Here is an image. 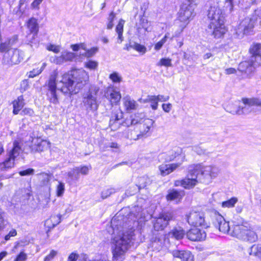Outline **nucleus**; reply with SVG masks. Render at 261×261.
I'll list each match as a JSON object with an SVG mask.
<instances>
[{"label":"nucleus","mask_w":261,"mask_h":261,"mask_svg":"<svg viewBox=\"0 0 261 261\" xmlns=\"http://www.w3.org/2000/svg\"><path fill=\"white\" fill-rule=\"evenodd\" d=\"M237 201L238 199L236 197H233L228 200L222 202L221 205L222 207L231 208L234 206Z\"/></svg>","instance_id":"nucleus-42"},{"label":"nucleus","mask_w":261,"mask_h":261,"mask_svg":"<svg viewBox=\"0 0 261 261\" xmlns=\"http://www.w3.org/2000/svg\"><path fill=\"white\" fill-rule=\"evenodd\" d=\"M185 191L176 189H170L166 195L167 201H174L176 203L179 202L185 196Z\"/></svg>","instance_id":"nucleus-27"},{"label":"nucleus","mask_w":261,"mask_h":261,"mask_svg":"<svg viewBox=\"0 0 261 261\" xmlns=\"http://www.w3.org/2000/svg\"><path fill=\"white\" fill-rule=\"evenodd\" d=\"M184 236L185 231L183 229L180 227L174 228L169 232V237L174 238L177 240L182 239Z\"/></svg>","instance_id":"nucleus-36"},{"label":"nucleus","mask_w":261,"mask_h":261,"mask_svg":"<svg viewBox=\"0 0 261 261\" xmlns=\"http://www.w3.org/2000/svg\"><path fill=\"white\" fill-rule=\"evenodd\" d=\"M181 162L180 163L161 165L159 167L161 174L162 176L168 175L176 170L177 168H178L181 165V163L184 161L185 158V156L184 155L181 156Z\"/></svg>","instance_id":"nucleus-25"},{"label":"nucleus","mask_w":261,"mask_h":261,"mask_svg":"<svg viewBox=\"0 0 261 261\" xmlns=\"http://www.w3.org/2000/svg\"><path fill=\"white\" fill-rule=\"evenodd\" d=\"M24 104L23 96L22 95L18 96L17 99L14 100L13 102V114L15 115L18 114L19 112L24 106Z\"/></svg>","instance_id":"nucleus-32"},{"label":"nucleus","mask_w":261,"mask_h":261,"mask_svg":"<svg viewBox=\"0 0 261 261\" xmlns=\"http://www.w3.org/2000/svg\"><path fill=\"white\" fill-rule=\"evenodd\" d=\"M190 174L196 180L205 184L211 183L218 175V168L214 166H204L201 164H193L190 166Z\"/></svg>","instance_id":"nucleus-3"},{"label":"nucleus","mask_w":261,"mask_h":261,"mask_svg":"<svg viewBox=\"0 0 261 261\" xmlns=\"http://www.w3.org/2000/svg\"><path fill=\"white\" fill-rule=\"evenodd\" d=\"M163 110L166 113H169L172 108V105L170 103H163L162 105Z\"/></svg>","instance_id":"nucleus-63"},{"label":"nucleus","mask_w":261,"mask_h":261,"mask_svg":"<svg viewBox=\"0 0 261 261\" xmlns=\"http://www.w3.org/2000/svg\"><path fill=\"white\" fill-rule=\"evenodd\" d=\"M172 60L169 58H162L156 64L158 66L171 67L172 66Z\"/></svg>","instance_id":"nucleus-43"},{"label":"nucleus","mask_w":261,"mask_h":261,"mask_svg":"<svg viewBox=\"0 0 261 261\" xmlns=\"http://www.w3.org/2000/svg\"><path fill=\"white\" fill-rule=\"evenodd\" d=\"M47 50L49 51H53L55 53H58L60 51V47L59 45H56L54 44H49L47 47Z\"/></svg>","instance_id":"nucleus-53"},{"label":"nucleus","mask_w":261,"mask_h":261,"mask_svg":"<svg viewBox=\"0 0 261 261\" xmlns=\"http://www.w3.org/2000/svg\"><path fill=\"white\" fill-rule=\"evenodd\" d=\"M213 223L215 227L218 228L220 231L223 233L227 232L230 234L232 227H230L228 222H226L221 215L215 214Z\"/></svg>","instance_id":"nucleus-17"},{"label":"nucleus","mask_w":261,"mask_h":261,"mask_svg":"<svg viewBox=\"0 0 261 261\" xmlns=\"http://www.w3.org/2000/svg\"><path fill=\"white\" fill-rule=\"evenodd\" d=\"M173 217L172 213L170 212L161 214L153 223L154 229L157 231L163 230L168 225L169 222L172 220Z\"/></svg>","instance_id":"nucleus-14"},{"label":"nucleus","mask_w":261,"mask_h":261,"mask_svg":"<svg viewBox=\"0 0 261 261\" xmlns=\"http://www.w3.org/2000/svg\"><path fill=\"white\" fill-rule=\"evenodd\" d=\"M193 150L199 155H202L206 153V150L205 149H202L199 146L194 147Z\"/></svg>","instance_id":"nucleus-61"},{"label":"nucleus","mask_w":261,"mask_h":261,"mask_svg":"<svg viewBox=\"0 0 261 261\" xmlns=\"http://www.w3.org/2000/svg\"><path fill=\"white\" fill-rule=\"evenodd\" d=\"M79 257V255L75 253H71L68 257V261H76Z\"/></svg>","instance_id":"nucleus-64"},{"label":"nucleus","mask_w":261,"mask_h":261,"mask_svg":"<svg viewBox=\"0 0 261 261\" xmlns=\"http://www.w3.org/2000/svg\"><path fill=\"white\" fill-rule=\"evenodd\" d=\"M132 126H133L126 129L123 132V136L124 138L136 141L144 136L137 125H132Z\"/></svg>","instance_id":"nucleus-22"},{"label":"nucleus","mask_w":261,"mask_h":261,"mask_svg":"<svg viewBox=\"0 0 261 261\" xmlns=\"http://www.w3.org/2000/svg\"><path fill=\"white\" fill-rule=\"evenodd\" d=\"M124 21L122 19L119 20V23L116 27V32L118 35L117 38V43L121 44L123 41V25Z\"/></svg>","instance_id":"nucleus-34"},{"label":"nucleus","mask_w":261,"mask_h":261,"mask_svg":"<svg viewBox=\"0 0 261 261\" xmlns=\"http://www.w3.org/2000/svg\"><path fill=\"white\" fill-rule=\"evenodd\" d=\"M17 234V231L15 229H13L9 233L5 236V240L7 241L10 240V238L12 237H15Z\"/></svg>","instance_id":"nucleus-59"},{"label":"nucleus","mask_w":261,"mask_h":261,"mask_svg":"<svg viewBox=\"0 0 261 261\" xmlns=\"http://www.w3.org/2000/svg\"><path fill=\"white\" fill-rule=\"evenodd\" d=\"M188 223L194 226H201L207 228L209 223L205 220L204 215L202 212L192 211L187 216Z\"/></svg>","instance_id":"nucleus-11"},{"label":"nucleus","mask_w":261,"mask_h":261,"mask_svg":"<svg viewBox=\"0 0 261 261\" xmlns=\"http://www.w3.org/2000/svg\"><path fill=\"white\" fill-rule=\"evenodd\" d=\"M65 62L72 61L75 58V55L71 52L64 51L62 53Z\"/></svg>","instance_id":"nucleus-47"},{"label":"nucleus","mask_w":261,"mask_h":261,"mask_svg":"<svg viewBox=\"0 0 261 261\" xmlns=\"http://www.w3.org/2000/svg\"><path fill=\"white\" fill-rule=\"evenodd\" d=\"M206 233L199 228H194L189 230L187 233L188 239L192 241H200L206 238Z\"/></svg>","instance_id":"nucleus-23"},{"label":"nucleus","mask_w":261,"mask_h":261,"mask_svg":"<svg viewBox=\"0 0 261 261\" xmlns=\"http://www.w3.org/2000/svg\"><path fill=\"white\" fill-rule=\"evenodd\" d=\"M61 221V216L60 215H53L45 221V225L49 228H53Z\"/></svg>","instance_id":"nucleus-37"},{"label":"nucleus","mask_w":261,"mask_h":261,"mask_svg":"<svg viewBox=\"0 0 261 261\" xmlns=\"http://www.w3.org/2000/svg\"><path fill=\"white\" fill-rule=\"evenodd\" d=\"M254 15L257 17L256 18H254L255 19V21L257 19L259 20V23L261 25V8L254 11Z\"/></svg>","instance_id":"nucleus-62"},{"label":"nucleus","mask_w":261,"mask_h":261,"mask_svg":"<svg viewBox=\"0 0 261 261\" xmlns=\"http://www.w3.org/2000/svg\"><path fill=\"white\" fill-rule=\"evenodd\" d=\"M250 52L252 55L251 57H255L254 61L256 62H259V59L261 58V44L256 43L253 44L250 49Z\"/></svg>","instance_id":"nucleus-31"},{"label":"nucleus","mask_w":261,"mask_h":261,"mask_svg":"<svg viewBox=\"0 0 261 261\" xmlns=\"http://www.w3.org/2000/svg\"><path fill=\"white\" fill-rule=\"evenodd\" d=\"M34 173V170L33 169H28L25 170L21 171L19 172V174L21 176H25L28 175L33 174Z\"/></svg>","instance_id":"nucleus-58"},{"label":"nucleus","mask_w":261,"mask_h":261,"mask_svg":"<svg viewBox=\"0 0 261 261\" xmlns=\"http://www.w3.org/2000/svg\"><path fill=\"white\" fill-rule=\"evenodd\" d=\"M118 191V189H115L113 188H110L107 190H103L101 192V197L105 199L110 196L111 194L115 193Z\"/></svg>","instance_id":"nucleus-45"},{"label":"nucleus","mask_w":261,"mask_h":261,"mask_svg":"<svg viewBox=\"0 0 261 261\" xmlns=\"http://www.w3.org/2000/svg\"><path fill=\"white\" fill-rule=\"evenodd\" d=\"M123 102L126 110H135L138 107V104L134 100L129 96H126L123 98Z\"/></svg>","instance_id":"nucleus-35"},{"label":"nucleus","mask_w":261,"mask_h":261,"mask_svg":"<svg viewBox=\"0 0 261 261\" xmlns=\"http://www.w3.org/2000/svg\"><path fill=\"white\" fill-rule=\"evenodd\" d=\"M42 72V70H39V69H34L33 70L30 71L28 73L29 77H34L35 76L39 75L40 73Z\"/></svg>","instance_id":"nucleus-55"},{"label":"nucleus","mask_w":261,"mask_h":261,"mask_svg":"<svg viewBox=\"0 0 261 261\" xmlns=\"http://www.w3.org/2000/svg\"><path fill=\"white\" fill-rule=\"evenodd\" d=\"M41 186H47L51 178V174L46 173H41L36 175Z\"/></svg>","instance_id":"nucleus-38"},{"label":"nucleus","mask_w":261,"mask_h":261,"mask_svg":"<svg viewBox=\"0 0 261 261\" xmlns=\"http://www.w3.org/2000/svg\"><path fill=\"white\" fill-rule=\"evenodd\" d=\"M20 150L19 142L15 141L13 148L8 152V158L4 162L0 163V169L4 170L13 167L15 159L19 155Z\"/></svg>","instance_id":"nucleus-7"},{"label":"nucleus","mask_w":261,"mask_h":261,"mask_svg":"<svg viewBox=\"0 0 261 261\" xmlns=\"http://www.w3.org/2000/svg\"><path fill=\"white\" fill-rule=\"evenodd\" d=\"M31 149L33 152L43 151L48 146V143L40 138H32Z\"/></svg>","instance_id":"nucleus-26"},{"label":"nucleus","mask_w":261,"mask_h":261,"mask_svg":"<svg viewBox=\"0 0 261 261\" xmlns=\"http://www.w3.org/2000/svg\"><path fill=\"white\" fill-rule=\"evenodd\" d=\"M27 254L23 252L20 254L15 258V261H25L27 259Z\"/></svg>","instance_id":"nucleus-60"},{"label":"nucleus","mask_w":261,"mask_h":261,"mask_svg":"<svg viewBox=\"0 0 261 261\" xmlns=\"http://www.w3.org/2000/svg\"><path fill=\"white\" fill-rule=\"evenodd\" d=\"M233 0H225L224 11L228 13L232 12L233 7Z\"/></svg>","instance_id":"nucleus-48"},{"label":"nucleus","mask_w":261,"mask_h":261,"mask_svg":"<svg viewBox=\"0 0 261 261\" xmlns=\"http://www.w3.org/2000/svg\"><path fill=\"white\" fill-rule=\"evenodd\" d=\"M255 23L254 16L252 18H245L239 24L236 34L239 37H242L244 35L250 34L253 31Z\"/></svg>","instance_id":"nucleus-12"},{"label":"nucleus","mask_w":261,"mask_h":261,"mask_svg":"<svg viewBox=\"0 0 261 261\" xmlns=\"http://www.w3.org/2000/svg\"><path fill=\"white\" fill-rule=\"evenodd\" d=\"M98 62L95 61L90 60L85 63V66L91 70H95L98 66Z\"/></svg>","instance_id":"nucleus-49"},{"label":"nucleus","mask_w":261,"mask_h":261,"mask_svg":"<svg viewBox=\"0 0 261 261\" xmlns=\"http://www.w3.org/2000/svg\"><path fill=\"white\" fill-rule=\"evenodd\" d=\"M104 96L111 102V106L117 105L121 98V94L113 87L107 88L104 91Z\"/></svg>","instance_id":"nucleus-19"},{"label":"nucleus","mask_w":261,"mask_h":261,"mask_svg":"<svg viewBox=\"0 0 261 261\" xmlns=\"http://www.w3.org/2000/svg\"><path fill=\"white\" fill-rule=\"evenodd\" d=\"M240 106L237 102L229 103L226 106L225 110L231 114L240 115Z\"/></svg>","instance_id":"nucleus-39"},{"label":"nucleus","mask_w":261,"mask_h":261,"mask_svg":"<svg viewBox=\"0 0 261 261\" xmlns=\"http://www.w3.org/2000/svg\"><path fill=\"white\" fill-rule=\"evenodd\" d=\"M242 101L244 106H240V115L249 114L252 106L261 107V99L257 97L243 98Z\"/></svg>","instance_id":"nucleus-13"},{"label":"nucleus","mask_w":261,"mask_h":261,"mask_svg":"<svg viewBox=\"0 0 261 261\" xmlns=\"http://www.w3.org/2000/svg\"><path fill=\"white\" fill-rule=\"evenodd\" d=\"M110 79L114 83H119L121 81V77L117 72H114L110 75Z\"/></svg>","instance_id":"nucleus-52"},{"label":"nucleus","mask_w":261,"mask_h":261,"mask_svg":"<svg viewBox=\"0 0 261 261\" xmlns=\"http://www.w3.org/2000/svg\"><path fill=\"white\" fill-rule=\"evenodd\" d=\"M65 184L58 181V184L56 186V195L58 197H62L65 192Z\"/></svg>","instance_id":"nucleus-41"},{"label":"nucleus","mask_w":261,"mask_h":261,"mask_svg":"<svg viewBox=\"0 0 261 261\" xmlns=\"http://www.w3.org/2000/svg\"><path fill=\"white\" fill-rule=\"evenodd\" d=\"M91 169V167L86 166H80L72 169L67 173V176L70 178L69 181L78 180L80 177V174L87 175Z\"/></svg>","instance_id":"nucleus-20"},{"label":"nucleus","mask_w":261,"mask_h":261,"mask_svg":"<svg viewBox=\"0 0 261 261\" xmlns=\"http://www.w3.org/2000/svg\"><path fill=\"white\" fill-rule=\"evenodd\" d=\"M152 182V179L148 176L144 175L138 177L137 186L139 190L143 189L149 186Z\"/></svg>","instance_id":"nucleus-33"},{"label":"nucleus","mask_w":261,"mask_h":261,"mask_svg":"<svg viewBox=\"0 0 261 261\" xmlns=\"http://www.w3.org/2000/svg\"><path fill=\"white\" fill-rule=\"evenodd\" d=\"M58 72L54 70L50 74L46 85L47 87V95L50 101L54 104L58 102V99L56 94L57 84L56 79L58 76Z\"/></svg>","instance_id":"nucleus-10"},{"label":"nucleus","mask_w":261,"mask_h":261,"mask_svg":"<svg viewBox=\"0 0 261 261\" xmlns=\"http://www.w3.org/2000/svg\"><path fill=\"white\" fill-rule=\"evenodd\" d=\"M86 51L84 54L85 56L87 58H89L96 54V53L98 51V48L97 47H93L90 49L86 50Z\"/></svg>","instance_id":"nucleus-51"},{"label":"nucleus","mask_w":261,"mask_h":261,"mask_svg":"<svg viewBox=\"0 0 261 261\" xmlns=\"http://www.w3.org/2000/svg\"><path fill=\"white\" fill-rule=\"evenodd\" d=\"M23 57L24 53L22 50L12 48L4 54L3 63L9 65L18 64L23 60Z\"/></svg>","instance_id":"nucleus-8"},{"label":"nucleus","mask_w":261,"mask_h":261,"mask_svg":"<svg viewBox=\"0 0 261 261\" xmlns=\"http://www.w3.org/2000/svg\"><path fill=\"white\" fill-rule=\"evenodd\" d=\"M208 32L215 38H221L226 32L224 22L215 23L210 22L208 26Z\"/></svg>","instance_id":"nucleus-18"},{"label":"nucleus","mask_w":261,"mask_h":261,"mask_svg":"<svg viewBox=\"0 0 261 261\" xmlns=\"http://www.w3.org/2000/svg\"><path fill=\"white\" fill-rule=\"evenodd\" d=\"M195 15L194 6L192 4L188 5L184 4L182 6L179 15V21L176 22L179 29L175 33L171 39L174 37H177L186 28L188 22H186Z\"/></svg>","instance_id":"nucleus-6"},{"label":"nucleus","mask_w":261,"mask_h":261,"mask_svg":"<svg viewBox=\"0 0 261 261\" xmlns=\"http://www.w3.org/2000/svg\"><path fill=\"white\" fill-rule=\"evenodd\" d=\"M133 236L134 231L131 230L123 233L122 236L114 238V244L112 247L113 260H122L130 246Z\"/></svg>","instance_id":"nucleus-4"},{"label":"nucleus","mask_w":261,"mask_h":261,"mask_svg":"<svg viewBox=\"0 0 261 261\" xmlns=\"http://www.w3.org/2000/svg\"><path fill=\"white\" fill-rule=\"evenodd\" d=\"M178 155V151L173 149L167 152L161 153L159 155V159L161 161L168 162L173 161Z\"/></svg>","instance_id":"nucleus-29"},{"label":"nucleus","mask_w":261,"mask_h":261,"mask_svg":"<svg viewBox=\"0 0 261 261\" xmlns=\"http://www.w3.org/2000/svg\"><path fill=\"white\" fill-rule=\"evenodd\" d=\"M249 254L259 257L261 259V244H254L249 250Z\"/></svg>","instance_id":"nucleus-40"},{"label":"nucleus","mask_w":261,"mask_h":261,"mask_svg":"<svg viewBox=\"0 0 261 261\" xmlns=\"http://www.w3.org/2000/svg\"><path fill=\"white\" fill-rule=\"evenodd\" d=\"M27 27L30 33L33 34V37L34 38L37 34L39 29L37 19L35 18H30L27 22Z\"/></svg>","instance_id":"nucleus-30"},{"label":"nucleus","mask_w":261,"mask_h":261,"mask_svg":"<svg viewBox=\"0 0 261 261\" xmlns=\"http://www.w3.org/2000/svg\"><path fill=\"white\" fill-rule=\"evenodd\" d=\"M190 166L188 167V173L187 176L185 179L181 180H176L175 182L176 186H181L185 189H191L194 187L197 184V181L194 179L193 177L190 174Z\"/></svg>","instance_id":"nucleus-24"},{"label":"nucleus","mask_w":261,"mask_h":261,"mask_svg":"<svg viewBox=\"0 0 261 261\" xmlns=\"http://www.w3.org/2000/svg\"><path fill=\"white\" fill-rule=\"evenodd\" d=\"M133 48L142 54H144L147 50L145 46L136 42L133 43Z\"/></svg>","instance_id":"nucleus-46"},{"label":"nucleus","mask_w":261,"mask_h":261,"mask_svg":"<svg viewBox=\"0 0 261 261\" xmlns=\"http://www.w3.org/2000/svg\"><path fill=\"white\" fill-rule=\"evenodd\" d=\"M57 254V252L54 250H52L50 253L47 255L44 259V261H50L55 256H56Z\"/></svg>","instance_id":"nucleus-54"},{"label":"nucleus","mask_w":261,"mask_h":261,"mask_svg":"<svg viewBox=\"0 0 261 261\" xmlns=\"http://www.w3.org/2000/svg\"><path fill=\"white\" fill-rule=\"evenodd\" d=\"M143 114H137L130 116L125 119L123 124L129 127L132 125H137L142 133L145 136L149 130L154 121L151 119L143 118Z\"/></svg>","instance_id":"nucleus-5"},{"label":"nucleus","mask_w":261,"mask_h":261,"mask_svg":"<svg viewBox=\"0 0 261 261\" xmlns=\"http://www.w3.org/2000/svg\"><path fill=\"white\" fill-rule=\"evenodd\" d=\"M34 111L30 108H25L20 113L21 115H29L30 116L34 115Z\"/></svg>","instance_id":"nucleus-56"},{"label":"nucleus","mask_w":261,"mask_h":261,"mask_svg":"<svg viewBox=\"0 0 261 261\" xmlns=\"http://www.w3.org/2000/svg\"><path fill=\"white\" fill-rule=\"evenodd\" d=\"M51 62L56 64H62L65 62L62 54L59 57L55 56L50 59Z\"/></svg>","instance_id":"nucleus-50"},{"label":"nucleus","mask_w":261,"mask_h":261,"mask_svg":"<svg viewBox=\"0 0 261 261\" xmlns=\"http://www.w3.org/2000/svg\"><path fill=\"white\" fill-rule=\"evenodd\" d=\"M207 17L211 22L222 23L224 22V15L218 5L211 6L208 10Z\"/></svg>","instance_id":"nucleus-16"},{"label":"nucleus","mask_w":261,"mask_h":261,"mask_svg":"<svg viewBox=\"0 0 261 261\" xmlns=\"http://www.w3.org/2000/svg\"><path fill=\"white\" fill-rule=\"evenodd\" d=\"M99 88L96 87H92L88 93L84 97L83 103L87 110L96 111L98 109V103L97 100V94Z\"/></svg>","instance_id":"nucleus-9"},{"label":"nucleus","mask_w":261,"mask_h":261,"mask_svg":"<svg viewBox=\"0 0 261 261\" xmlns=\"http://www.w3.org/2000/svg\"><path fill=\"white\" fill-rule=\"evenodd\" d=\"M233 225L230 235L236 238L251 243L256 241L258 237L256 232L249 226L247 222H244L241 218L237 216L234 218Z\"/></svg>","instance_id":"nucleus-2"},{"label":"nucleus","mask_w":261,"mask_h":261,"mask_svg":"<svg viewBox=\"0 0 261 261\" xmlns=\"http://www.w3.org/2000/svg\"><path fill=\"white\" fill-rule=\"evenodd\" d=\"M11 46V45H10V40H8L4 42L1 43L0 44V52H5V53L8 51V50L12 49L10 48Z\"/></svg>","instance_id":"nucleus-44"},{"label":"nucleus","mask_w":261,"mask_h":261,"mask_svg":"<svg viewBox=\"0 0 261 261\" xmlns=\"http://www.w3.org/2000/svg\"><path fill=\"white\" fill-rule=\"evenodd\" d=\"M152 97H153L154 98H152V101H150V107L152 110H155L158 109V101L156 99L155 95H152Z\"/></svg>","instance_id":"nucleus-57"},{"label":"nucleus","mask_w":261,"mask_h":261,"mask_svg":"<svg viewBox=\"0 0 261 261\" xmlns=\"http://www.w3.org/2000/svg\"><path fill=\"white\" fill-rule=\"evenodd\" d=\"M88 80L89 75L85 70L83 69L73 70L70 73H66L62 75L60 82L63 85L60 90L65 94H76Z\"/></svg>","instance_id":"nucleus-1"},{"label":"nucleus","mask_w":261,"mask_h":261,"mask_svg":"<svg viewBox=\"0 0 261 261\" xmlns=\"http://www.w3.org/2000/svg\"><path fill=\"white\" fill-rule=\"evenodd\" d=\"M255 57H251L249 61H245L241 62L238 66V70L242 73L249 74L253 72L256 67L261 65V58L259 62H256L254 61Z\"/></svg>","instance_id":"nucleus-15"},{"label":"nucleus","mask_w":261,"mask_h":261,"mask_svg":"<svg viewBox=\"0 0 261 261\" xmlns=\"http://www.w3.org/2000/svg\"><path fill=\"white\" fill-rule=\"evenodd\" d=\"M122 116L123 113L120 111H116L112 113L109 125L111 130L115 131L117 130L121 124L124 126L123 123L125 120L122 122L121 121Z\"/></svg>","instance_id":"nucleus-21"},{"label":"nucleus","mask_w":261,"mask_h":261,"mask_svg":"<svg viewBox=\"0 0 261 261\" xmlns=\"http://www.w3.org/2000/svg\"><path fill=\"white\" fill-rule=\"evenodd\" d=\"M172 254L174 257L180 259V261H193V256L190 251L173 250Z\"/></svg>","instance_id":"nucleus-28"}]
</instances>
